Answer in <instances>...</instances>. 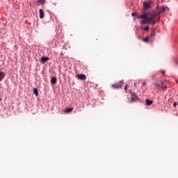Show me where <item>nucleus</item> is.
Returning <instances> with one entry per match:
<instances>
[{"instance_id":"15","label":"nucleus","mask_w":178,"mask_h":178,"mask_svg":"<svg viewBox=\"0 0 178 178\" xmlns=\"http://www.w3.org/2000/svg\"><path fill=\"white\" fill-rule=\"evenodd\" d=\"M149 40H151V39L149 35V36H147L145 39H143V41H144V42H148L149 41Z\"/></svg>"},{"instance_id":"12","label":"nucleus","mask_w":178,"mask_h":178,"mask_svg":"<svg viewBox=\"0 0 178 178\" xmlns=\"http://www.w3.org/2000/svg\"><path fill=\"white\" fill-rule=\"evenodd\" d=\"M33 94H34L35 95V97H38V90H37V88H34L33 89Z\"/></svg>"},{"instance_id":"2","label":"nucleus","mask_w":178,"mask_h":178,"mask_svg":"<svg viewBox=\"0 0 178 178\" xmlns=\"http://www.w3.org/2000/svg\"><path fill=\"white\" fill-rule=\"evenodd\" d=\"M143 6L145 9V10H147V9H149L152 6V4L151 3H149V1H145L143 2Z\"/></svg>"},{"instance_id":"8","label":"nucleus","mask_w":178,"mask_h":178,"mask_svg":"<svg viewBox=\"0 0 178 178\" xmlns=\"http://www.w3.org/2000/svg\"><path fill=\"white\" fill-rule=\"evenodd\" d=\"M56 81H57V79L55 76L51 77V84H54V85L56 84Z\"/></svg>"},{"instance_id":"23","label":"nucleus","mask_w":178,"mask_h":178,"mask_svg":"<svg viewBox=\"0 0 178 178\" xmlns=\"http://www.w3.org/2000/svg\"><path fill=\"white\" fill-rule=\"evenodd\" d=\"M2 100V99H0V101H1Z\"/></svg>"},{"instance_id":"5","label":"nucleus","mask_w":178,"mask_h":178,"mask_svg":"<svg viewBox=\"0 0 178 178\" xmlns=\"http://www.w3.org/2000/svg\"><path fill=\"white\" fill-rule=\"evenodd\" d=\"M113 88H122V83H115L112 85Z\"/></svg>"},{"instance_id":"24","label":"nucleus","mask_w":178,"mask_h":178,"mask_svg":"<svg viewBox=\"0 0 178 178\" xmlns=\"http://www.w3.org/2000/svg\"><path fill=\"white\" fill-rule=\"evenodd\" d=\"M156 86H158V84L156 83Z\"/></svg>"},{"instance_id":"18","label":"nucleus","mask_w":178,"mask_h":178,"mask_svg":"<svg viewBox=\"0 0 178 178\" xmlns=\"http://www.w3.org/2000/svg\"><path fill=\"white\" fill-rule=\"evenodd\" d=\"M136 15H137L136 13H131V16H136Z\"/></svg>"},{"instance_id":"1","label":"nucleus","mask_w":178,"mask_h":178,"mask_svg":"<svg viewBox=\"0 0 178 178\" xmlns=\"http://www.w3.org/2000/svg\"><path fill=\"white\" fill-rule=\"evenodd\" d=\"M166 10L165 9V7H161L159 10V8H156V11H153L151 13H144L143 15H140L138 17V19H143L140 22V24H152L154 26L155 23H156V18H158V20L161 19V17H159L160 13H163Z\"/></svg>"},{"instance_id":"14","label":"nucleus","mask_w":178,"mask_h":178,"mask_svg":"<svg viewBox=\"0 0 178 178\" xmlns=\"http://www.w3.org/2000/svg\"><path fill=\"white\" fill-rule=\"evenodd\" d=\"M155 34H156V33L155 32V31H153L151 33V35L149 36L151 38H154L155 37Z\"/></svg>"},{"instance_id":"19","label":"nucleus","mask_w":178,"mask_h":178,"mask_svg":"<svg viewBox=\"0 0 178 178\" xmlns=\"http://www.w3.org/2000/svg\"><path fill=\"white\" fill-rule=\"evenodd\" d=\"M143 86H147V82H143Z\"/></svg>"},{"instance_id":"9","label":"nucleus","mask_w":178,"mask_h":178,"mask_svg":"<svg viewBox=\"0 0 178 178\" xmlns=\"http://www.w3.org/2000/svg\"><path fill=\"white\" fill-rule=\"evenodd\" d=\"M4 77H5V72H0V81H2Z\"/></svg>"},{"instance_id":"3","label":"nucleus","mask_w":178,"mask_h":178,"mask_svg":"<svg viewBox=\"0 0 178 178\" xmlns=\"http://www.w3.org/2000/svg\"><path fill=\"white\" fill-rule=\"evenodd\" d=\"M76 79H77V80H86L87 76L85 74H80L76 76Z\"/></svg>"},{"instance_id":"13","label":"nucleus","mask_w":178,"mask_h":178,"mask_svg":"<svg viewBox=\"0 0 178 178\" xmlns=\"http://www.w3.org/2000/svg\"><path fill=\"white\" fill-rule=\"evenodd\" d=\"M140 29L141 30H144L145 31H148V30H149V26H147L146 27L141 26Z\"/></svg>"},{"instance_id":"20","label":"nucleus","mask_w":178,"mask_h":178,"mask_svg":"<svg viewBox=\"0 0 178 178\" xmlns=\"http://www.w3.org/2000/svg\"><path fill=\"white\" fill-rule=\"evenodd\" d=\"M124 90H125V91H127V86L124 87Z\"/></svg>"},{"instance_id":"4","label":"nucleus","mask_w":178,"mask_h":178,"mask_svg":"<svg viewBox=\"0 0 178 178\" xmlns=\"http://www.w3.org/2000/svg\"><path fill=\"white\" fill-rule=\"evenodd\" d=\"M39 17L40 19H44V11L42 9H39Z\"/></svg>"},{"instance_id":"21","label":"nucleus","mask_w":178,"mask_h":178,"mask_svg":"<svg viewBox=\"0 0 178 178\" xmlns=\"http://www.w3.org/2000/svg\"><path fill=\"white\" fill-rule=\"evenodd\" d=\"M135 87L137 86L136 83H134Z\"/></svg>"},{"instance_id":"6","label":"nucleus","mask_w":178,"mask_h":178,"mask_svg":"<svg viewBox=\"0 0 178 178\" xmlns=\"http://www.w3.org/2000/svg\"><path fill=\"white\" fill-rule=\"evenodd\" d=\"M145 102H146V105H147V106L152 105V104L154 103V102L152 100H149L148 99H146Z\"/></svg>"},{"instance_id":"7","label":"nucleus","mask_w":178,"mask_h":178,"mask_svg":"<svg viewBox=\"0 0 178 178\" xmlns=\"http://www.w3.org/2000/svg\"><path fill=\"white\" fill-rule=\"evenodd\" d=\"M47 60H49V58L45 56H42L41 58V62H42V63H44V62H47Z\"/></svg>"},{"instance_id":"22","label":"nucleus","mask_w":178,"mask_h":178,"mask_svg":"<svg viewBox=\"0 0 178 178\" xmlns=\"http://www.w3.org/2000/svg\"><path fill=\"white\" fill-rule=\"evenodd\" d=\"M166 87L163 88V90H165Z\"/></svg>"},{"instance_id":"17","label":"nucleus","mask_w":178,"mask_h":178,"mask_svg":"<svg viewBox=\"0 0 178 178\" xmlns=\"http://www.w3.org/2000/svg\"><path fill=\"white\" fill-rule=\"evenodd\" d=\"M177 105H178L177 102H174L173 106H177Z\"/></svg>"},{"instance_id":"16","label":"nucleus","mask_w":178,"mask_h":178,"mask_svg":"<svg viewBox=\"0 0 178 178\" xmlns=\"http://www.w3.org/2000/svg\"><path fill=\"white\" fill-rule=\"evenodd\" d=\"M155 0H148L147 2H149V3H152Z\"/></svg>"},{"instance_id":"10","label":"nucleus","mask_w":178,"mask_h":178,"mask_svg":"<svg viewBox=\"0 0 178 178\" xmlns=\"http://www.w3.org/2000/svg\"><path fill=\"white\" fill-rule=\"evenodd\" d=\"M73 111V108H67L64 112L65 113H70V112H72Z\"/></svg>"},{"instance_id":"11","label":"nucleus","mask_w":178,"mask_h":178,"mask_svg":"<svg viewBox=\"0 0 178 178\" xmlns=\"http://www.w3.org/2000/svg\"><path fill=\"white\" fill-rule=\"evenodd\" d=\"M131 95L132 101H136V99H137V95H135V93L131 92Z\"/></svg>"}]
</instances>
